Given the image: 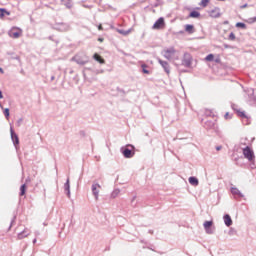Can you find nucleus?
Listing matches in <instances>:
<instances>
[{"instance_id": "nucleus-1", "label": "nucleus", "mask_w": 256, "mask_h": 256, "mask_svg": "<svg viewBox=\"0 0 256 256\" xmlns=\"http://www.w3.org/2000/svg\"><path fill=\"white\" fill-rule=\"evenodd\" d=\"M122 155L125 157V159H131L135 156V146L128 144L125 147H122L120 149Z\"/></svg>"}, {"instance_id": "nucleus-2", "label": "nucleus", "mask_w": 256, "mask_h": 256, "mask_svg": "<svg viewBox=\"0 0 256 256\" xmlns=\"http://www.w3.org/2000/svg\"><path fill=\"white\" fill-rule=\"evenodd\" d=\"M72 61H75L77 65H87L89 63V57L83 53L77 54L72 58Z\"/></svg>"}, {"instance_id": "nucleus-3", "label": "nucleus", "mask_w": 256, "mask_h": 256, "mask_svg": "<svg viewBox=\"0 0 256 256\" xmlns=\"http://www.w3.org/2000/svg\"><path fill=\"white\" fill-rule=\"evenodd\" d=\"M53 29H55L56 31H61L63 33L65 31H70L71 25L65 22H57L53 25Z\"/></svg>"}, {"instance_id": "nucleus-4", "label": "nucleus", "mask_w": 256, "mask_h": 256, "mask_svg": "<svg viewBox=\"0 0 256 256\" xmlns=\"http://www.w3.org/2000/svg\"><path fill=\"white\" fill-rule=\"evenodd\" d=\"M243 155L245 159H248V161H250V163H253V161H255V152H253V150L249 146H246L243 149Z\"/></svg>"}, {"instance_id": "nucleus-5", "label": "nucleus", "mask_w": 256, "mask_h": 256, "mask_svg": "<svg viewBox=\"0 0 256 256\" xmlns=\"http://www.w3.org/2000/svg\"><path fill=\"white\" fill-rule=\"evenodd\" d=\"M182 65L183 67H187L188 69L191 68V65H193V57H191V54L184 53Z\"/></svg>"}, {"instance_id": "nucleus-6", "label": "nucleus", "mask_w": 256, "mask_h": 256, "mask_svg": "<svg viewBox=\"0 0 256 256\" xmlns=\"http://www.w3.org/2000/svg\"><path fill=\"white\" fill-rule=\"evenodd\" d=\"M245 92L248 95V103H250V105H255L256 103L255 90L252 88H248L247 90H245Z\"/></svg>"}, {"instance_id": "nucleus-7", "label": "nucleus", "mask_w": 256, "mask_h": 256, "mask_svg": "<svg viewBox=\"0 0 256 256\" xmlns=\"http://www.w3.org/2000/svg\"><path fill=\"white\" fill-rule=\"evenodd\" d=\"M203 227L207 235H213V233H215V228L213 227V221H205L203 224Z\"/></svg>"}, {"instance_id": "nucleus-8", "label": "nucleus", "mask_w": 256, "mask_h": 256, "mask_svg": "<svg viewBox=\"0 0 256 256\" xmlns=\"http://www.w3.org/2000/svg\"><path fill=\"white\" fill-rule=\"evenodd\" d=\"M176 51L175 48L170 47L166 50L162 51V55L163 57H165V59H168V61H171V59L173 58V55H175Z\"/></svg>"}, {"instance_id": "nucleus-9", "label": "nucleus", "mask_w": 256, "mask_h": 256, "mask_svg": "<svg viewBox=\"0 0 256 256\" xmlns=\"http://www.w3.org/2000/svg\"><path fill=\"white\" fill-rule=\"evenodd\" d=\"M101 189V185L97 182L92 184V194L94 195L96 201L99 199V190Z\"/></svg>"}, {"instance_id": "nucleus-10", "label": "nucleus", "mask_w": 256, "mask_h": 256, "mask_svg": "<svg viewBox=\"0 0 256 256\" xmlns=\"http://www.w3.org/2000/svg\"><path fill=\"white\" fill-rule=\"evenodd\" d=\"M158 63L161 65V67L164 69L165 73L169 75L171 73V66H169V62L161 60V58H158Z\"/></svg>"}, {"instance_id": "nucleus-11", "label": "nucleus", "mask_w": 256, "mask_h": 256, "mask_svg": "<svg viewBox=\"0 0 256 256\" xmlns=\"http://www.w3.org/2000/svg\"><path fill=\"white\" fill-rule=\"evenodd\" d=\"M10 133H11V139H12L13 145L17 149V146L19 145V136L17 135V133H15V130H13V127L10 128Z\"/></svg>"}, {"instance_id": "nucleus-12", "label": "nucleus", "mask_w": 256, "mask_h": 256, "mask_svg": "<svg viewBox=\"0 0 256 256\" xmlns=\"http://www.w3.org/2000/svg\"><path fill=\"white\" fill-rule=\"evenodd\" d=\"M231 108L233 109V111H236L238 117H241L242 119H249V118L247 117V114H245V111H241V110L237 109L238 106H237L236 104H233V103H232V104H231Z\"/></svg>"}, {"instance_id": "nucleus-13", "label": "nucleus", "mask_w": 256, "mask_h": 256, "mask_svg": "<svg viewBox=\"0 0 256 256\" xmlns=\"http://www.w3.org/2000/svg\"><path fill=\"white\" fill-rule=\"evenodd\" d=\"M161 27H165V18L164 17H160L158 20H156V22L152 26V29H161Z\"/></svg>"}, {"instance_id": "nucleus-14", "label": "nucleus", "mask_w": 256, "mask_h": 256, "mask_svg": "<svg viewBox=\"0 0 256 256\" xmlns=\"http://www.w3.org/2000/svg\"><path fill=\"white\" fill-rule=\"evenodd\" d=\"M210 17H212L213 19H218V17H221V9H219L218 7L214 8L213 10H211L209 12Z\"/></svg>"}, {"instance_id": "nucleus-15", "label": "nucleus", "mask_w": 256, "mask_h": 256, "mask_svg": "<svg viewBox=\"0 0 256 256\" xmlns=\"http://www.w3.org/2000/svg\"><path fill=\"white\" fill-rule=\"evenodd\" d=\"M21 33V29H19L18 31L11 30L9 32V37H11L12 39H19L21 37Z\"/></svg>"}, {"instance_id": "nucleus-16", "label": "nucleus", "mask_w": 256, "mask_h": 256, "mask_svg": "<svg viewBox=\"0 0 256 256\" xmlns=\"http://www.w3.org/2000/svg\"><path fill=\"white\" fill-rule=\"evenodd\" d=\"M231 193L232 195H234V197L241 199L243 198V193H241V191L239 189H237L236 187H232L231 188Z\"/></svg>"}, {"instance_id": "nucleus-17", "label": "nucleus", "mask_w": 256, "mask_h": 256, "mask_svg": "<svg viewBox=\"0 0 256 256\" xmlns=\"http://www.w3.org/2000/svg\"><path fill=\"white\" fill-rule=\"evenodd\" d=\"M185 32L188 33V35H193L195 33V26L193 24H186L184 26Z\"/></svg>"}, {"instance_id": "nucleus-18", "label": "nucleus", "mask_w": 256, "mask_h": 256, "mask_svg": "<svg viewBox=\"0 0 256 256\" xmlns=\"http://www.w3.org/2000/svg\"><path fill=\"white\" fill-rule=\"evenodd\" d=\"M64 191L66 192L67 197H71V185L69 184V178H67L64 184Z\"/></svg>"}, {"instance_id": "nucleus-19", "label": "nucleus", "mask_w": 256, "mask_h": 256, "mask_svg": "<svg viewBox=\"0 0 256 256\" xmlns=\"http://www.w3.org/2000/svg\"><path fill=\"white\" fill-rule=\"evenodd\" d=\"M223 219L226 227H231V225H233V220L231 219V216L229 214H225Z\"/></svg>"}, {"instance_id": "nucleus-20", "label": "nucleus", "mask_w": 256, "mask_h": 256, "mask_svg": "<svg viewBox=\"0 0 256 256\" xmlns=\"http://www.w3.org/2000/svg\"><path fill=\"white\" fill-rule=\"evenodd\" d=\"M215 127V121L213 120H206L204 122V128L205 129H213Z\"/></svg>"}, {"instance_id": "nucleus-21", "label": "nucleus", "mask_w": 256, "mask_h": 256, "mask_svg": "<svg viewBox=\"0 0 256 256\" xmlns=\"http://www.w3.org/2000/svg\"><path fill=\"white\" fill-rule=\"evenodd\" d=\"M93 59H94L95 61H97L98 63H100V65H104V63H105V59H103V57H101V55H99V54H97V53H95V54L93 55Z\"/></svg>"}, {"instance_id": "nucleus-22", "label": "nucleus", "mask_w": 256, "mask_h": 256, "mask_svg": "<svg viewBox=\"0 0 256 256\" xmlns=\"http://www.w3.org/2000/svg\"><path fill=\"white\" fill-rule=\"evenodd\" d=\"M190 185H193V187H197V185H199V179H197V177L195 176H191L189 179H188Z\"/></svg>"}, {"instance_id": "nucleus-23", "label": "nucleus", "mask_w": 256, "mask_h": 256, "mask_svg": "<svg viewBox=\"0 0 256 256\" xmlns=\"http://www.w3.org/2000/svg\"><path fill=\"white\" fill-rule=\"evenodd\" d=\"M189 17L192 19H198V17H201V13H199V11L193 10L190 12Z\"/></svg>"}, {"instance_id": "nucleus-24", "label": "nucleus", "mask_w": 256, "mask_h": 256, "mask_svg": "<svg viewBox=\"0 0 256 256\" xmlns=\"http://www.w3.org/2000/svg\"><path fill=\"white\" fill-rule=\"evenodd\" d=\"M25 237H29V231L27 229L18 234V239H25Z\"/></svg>"}, {"instance_id": "nucleus-25", "label": "nucleus", "mask_w": 256, "mask_h": 256, "mask_svg": "<svg viewBox=\"0 0 256 256\" xmlns=\"http://www.w3.org/2000/svg\"><path fill=\"white\" fill-rule=\"evenodd\" d=\"M7 55H10L11 59H14L16 61H19V63L21 62V58L19 57V55H16L13 52H8Z\"/></svg>"}, {"instance_id": "nucleus-26", "label": "nucleus", "mask_w": 256, "mask_h": 256, "mask_svg": "<svg viewBox=\"0 0 256 256\" xmlns=\"http://www.w3.org/2000/svg\"><path fill=\"white\" fill-rule=\"evenodd\" d=\"M5 15H11V12L7 11L5 8H0V17L3 18Z\"/></svg>"}, {"instance_id": "nucleus-27", "label": "nucleus", "mask_w": 256, "mask_h": 256, "mask_svg": "<svg viewBox=\"0 0 256 256\" xmlns=\"http://www.w3.org/2000/svg\"><path fill=\"white\" fill-rule=\"evenodd\" d=\"M117 32H118L120 35L127 36V35H129V33H131V30L117 29Z\"/></svg>"}, {"instance_id": "nucleus-28", "label": "nucleus", "mask_w": 256, "mask_h": 256, "mask_svg": "<svg viewBox=\"0 0 256 256\" xmlns=\"http://www.w3.org/2000/svg\"><path fill=\"white\" fill-rule=\"evenodd\" d=\"M26 191H27V185H25V184L21 185L20 196L23 197V195H25Z\"/></svg>"}, {"instance_id": "nucleus-29", "label": "nucleus", "mask_w": 256, "mask_h": 256, "mask_svg": "<svg viewBox=\"0 0 256 256\" xmlns=\"http://www.w3.org/2000/svg\"><path fill=\"white\" fill-rule=\"evenodd\" d=\"M61 2L63 3V5H65V7H67V9H71V0H61Z\"/></svg>"}, {"instance_id": "nucleus-30", "label": "nucleus", "mask_w": 256, "mask_h": 256, "mask_svg": "<svg viewBox=\"0 0 256 256\" xmlns=\"http://www.w3.org/2000/svg\"><path fill=\"white\" fill-rule=\"evenodd\" d=\"M236 27H238V29H247V24L243 22H237Z\"/></svg>"}, {"instance_id": "nucleus-31", "label": "nucleus", "mask_w": 256, "mask_h": 256, "mask_svg": "<svg viewBox=\"0 0 256 256\" xmlns=\"http://www.w3.org/2000/svg\"><path fill=\"white\" fill-rule=\"evenodd\" d=\"M120 193H121V190L114 189L113 192L111 193L112 199H115Z\"/></svg>"}, {"instance_id": "nucleus-32", "label": "nucleus", "mask_w": 256, "mask_h": 256, "mask_svg": "<svg viewBox=\"0 0 256 256\" xmlns=\"http://www.w3.org/2000/svg\"><path fill=\"white\" fill-rule=\"evenodd\" d=\"M141 68H142V72H143L145 75H149V70H147V64H142V65H141Z\"/></svg>"}, {"instance_id": "nucleus-33", "label": "nucleus", "mask_w": 256, "mask_h": 256, "mask_svg": "<svg viewBox=\"0 0 256 256\" xmlns=\"http://www.w3.org/2000/svg\"><path fill=\"white\" fill-rule=\"evenodd\" d=\"M208 3H209V0H201L200 6L201 7H207Z\"/></svg>"}, {"instance_id": "nucleus-34", "label": "nucleus", "mask_w": 256, "mask_h": 256, "mask_svg": "<svg viewBox=\"0 0 256 256\" xmlns=\"http://www.w3.org/2000/svg\"><path fill=\"white\" fill-rule=\"evenodd\" d=\"M206 61H213V59H215V56L213 54H209L206 56Z\"/></svg>"}, {"instance_id": "nucleus-35", "label": "nucleus", "mask_w": 256, "mask_h": 256, "mask_svg": "<svg viewBox=\"0 0 256 256\" xmlns=\"http://www.w3.org/2000/svg\"><path fill=\"white\" fill-rule=\"evenodd\" d=\"M229 41H235V33L231 32L228 36Z\"/></svg>"}, {"instance_id": "nucleus-36", "label": "nucleus", "mask_w": 256, "mask_h": 256, "mask_svg": "<svg viewBox=\"0 0 256 256\" xmlns=\"http://www.w3.org/2000/svg\"><path fill=\"white\" fill-rule=\"evenodd\" d=\"M9 115H10V113H9V108H6V109L4 110V117H6V119H9Z\"/></svg>"}, {"instance_id": "nucleus-37", "label": "nucleus", "mask_w": 256, "mask_h": 256, "mask_svg": "<svg viewBox=\"0 0 256 256\" xmlns=\"http://www.w3.org/2000/svg\"><path fill=\"white\" fill-rule=\"evenodd\" d=\"M136 199H137V196H133V198L131 200V205H133L134 207L136 205V204H134Z\"/></svg>"}, {"instance_id": "nucleus-38", "label": "nucleus", "mask_w": 256, "mask_h": 256, "mask_svg": "<svg viewBox=\"0 0 256 256\" xmlns=\"http://www.w3.org/2000/svg\"><path fill=\"white\" fill-rule=\"evenodd\" d=\"M221 149H223L222 146H217V147H216V151H221Z\"/></svg>"}, {"instance_id": "nucleus-39", "label": "nucleus", "mask_w": 256, "mask_h": 256, "mask_svg": "<svg viewBox=\"0 0 256 256\" xmlns=\"http://www.w3.org/2000/svg\"><path fill=\"white\" fill-rule=\"evenodd\" d=\"M98 29H99V31H103V26H102V25H99V26H98Z\"/></svg>"}, {"instance_id": "nucleus-40", "label": "nucleus", "mask_w": 256, "mask_h": 256, "mask_svg": "<svg viewBox=\"0 0 256 256\" xmlns=\"http://www.w3.org/2000/svg\"><path fill=\"white\" fill-rule=\"evenodd\" d=\"M0 73L3 75L5 73V70H3V68L0 67Z\"/></svg>"}, {"instance_id": "nucleus-41", "label": "nucleus", "mask_w": 256, "mask_h": 256, "mask_svg": "<svg viewBox=\"0 0 256 256\" xmlns=\"http://www.w3.org/2000/svg\"><path fill=\"white\" fill-rule=\"evenodd\" d=\"M0 99H3V91L0 90Z\"/></svg>"}, {"instance_id": "nucleus-42", "label": "nucleus", "mask_w": 256, "mask_h": 256, "mask_svg": "<svg viewBox=\"0 0 256 256\" xmlns=\"http://www.w3.org/2000/svg\"><path fill=\"white\" fill-rule=\"evenodd\" d=\"M39 235H40L39 231H36V232H35V236H36V237H39Z\"/></svg>"}, {"instance_id": "nucleus-43", "label": "nucleus", "mask_w": 256, "mask_h": 256, "mask_svg": "<svg viewBox=\"0 0 256 256\" xmlns=\"http://www.w3.org/2000/svg\"><path fill=\"white\" fill-rule=\"evenodd\" d=\"M224 25H229V21H224Z\"/></svg>"}, {"instance_id": "nucleus-44", "label": "nucleus", "mask_w": 256, "mask_h": 256, "mask_svg": "<svg viewBox=\"0 0 256 256\" xmlns=\"http://www.w3.org/2000/svg\"><path fill=\"white\" fill-rule=\"evenodd\" d=\"M13 223H15V216H14L13 220L11 221V225H13Z\"/></svg>"}, {"instance_id": "nucleus-45", "label": "nucleus", "mask_w": 256, "mask_h": 256, "mask_svg": "<svg viewBox=\"0 0 256 256\" xmlns=\"http://www.w3.org/2000/svg\"><path fill=\"white\" fill-rule=\"evenodd\" d=\"M51 81H55V76H51Z\"/></svg>"}, {"instance_id": "nucleus-46", "label": "nucleus", "mask_w": 256, "mask_h": 256, "mask_svg": "<svg viewBox=\"0 0 256 256\" xmlns=\"http://www.w3.org/2000/svg\"><path fill=\"white\" fill-rule=\"evenodd\" d=\"M148 233H150V235H153V230H149Z\"/></svg>"}, {"instance_id": "nucleus-47", "label": "nucleus", "mask_w": 256, "mask_h": 256, "mask_svg": "<svg viewBox=\"0 0 256 256\" xmlns=\"http://www.w3.org/2000/svg\"><path fill=\"white\" fill-rule=\"evenodd\" d=\"M35 243H37V238H35L34 240H33V244L35 245Z\"/></svg>"}, {"instance_id": "nucleus-48", "label": "nucleus", "mask_w": 256, "mask_h": 256, "mask_svg": "<svg viewBox=\"0 0 256 256\" xmlns=\"http://www.w3.org/2000/svg\"><path fill=\"white\" fill-rule=\"evenodd\" d=\"M23 121V119H19L18 120V125Z\"/></svg>"}, {"instance_id": "nucleus-49", "label": "nucleus", "mask_w": 256, "mask_h": 256, "mask_svg": "<svg viewBox=\"0 0 256 256\" xmlns=\"http://www.w3.org/2000/svg\"><path fill=\"white\" fill-rule=\"evenodd\" d=\"M98 41H100V42L102 43V41H103V38H98Z\"/></svg>"}, {"instance_id": "nucleus-50", "label": "nucleus", "mask_w": 256, "mask_h": 256, "mask_svg": "<svg viewBox=\"0 0 256 256\" xmlns=\"http://www.w3.org/2000/svg\"><path fill=\"white\" fill-rule=\"evenodd\" d=\"M227 117H229V113H226V114H225V118H226V119H227Z\"/></svg>"}, {"instance_id": "nucleus-51", "label": "nucleus", "mask_w": 256, "mask_h": 256, "mask_svg": "<svg viewBox=\"0 0 256 256\" xmlns=\"http://www.w3.org/2000/svg\"><path fill=\"white\" fill-rule=\"evenodd\" d=\"M251 168L254 169L255 168V164H252Z\"/></svg>"}, {"instance_id": "nucleus-52", "label": "nucleus", "mask_w": 256, "mask_h": 256, "mask_svg": "<svg viewBox=\"0 0 256 256\" xmlns=\"http://www.w3.org/2000/svg\"><path fill=\"white\" fill-rule=\"evenodd\" d=\"M254 21H256V16L254 17Z\"/></svg>"}, {"instance_id": "nucleus-53", "label": "nucleus", "mask_w": 256, "mask_h": 256, "mask_svg": "<svg viewBox=\"0 0 256 256\" xmlns=\"http://www.w3.org/2000/svg\"><path fill=\"white\" fill-rule=\"evenodd\" d=\"M154 7H157V4H155Z\"/></svg>"}, {"instance_id": "nucleus-54", "label": "nucleus", "mask_w": 256, "mask_h": 256, "mask_svg": "<svg viewBox=\"0 0 256 256\" xmlns=\"http://www.w3.org/2000/svg\"><path fill=\"white\" fill-rule=\"evenodd\" d=\"M218 1H225V0H218Z\"/></svg>"}]
</instances>
